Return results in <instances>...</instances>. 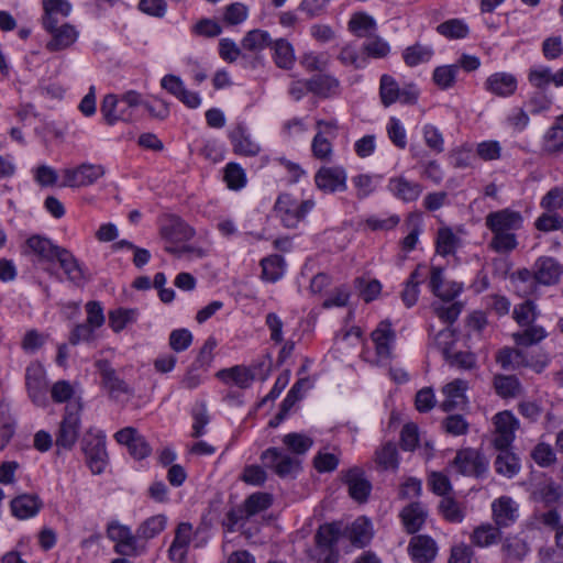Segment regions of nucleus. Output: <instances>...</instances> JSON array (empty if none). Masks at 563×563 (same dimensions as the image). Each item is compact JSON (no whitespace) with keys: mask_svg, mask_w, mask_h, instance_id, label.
Listing matches in <instances>:
<instances>
[{"mask_svg":"<svg viewBox=\"0 0 563 563\" xmlns=\"http://www.w3.org/2000/svg\"><path fill=\"white\" fill-rule=\"evenodd\" d=\"M426 511L420 504H411L401 511L402 522L409 533L417 532L426 520Z\"/></svg>","mask_w":563,"mask_h":563,"instance_id":"39","label":"nucleus"},{"mask_svg":"<svg viewBox=\"0 0 563 563\" xmlns=\"http://www.w3.org/2000/svg\"><path fill=\"white\" fill-rule=\"evenodd\" d=\"M60 249L45 236L33 235L26 240L24 253L33 255L38 263H52Z\"/></svg>","mask_w":563,"mask_h":563,"instance_id":"15","label":"nucleus"},{"mask_svg":"<svg viewBox=\"0 0 563 563\" xmlns=\"http://www.w3.org/2000/svg\"><path fill=\"white\" fill-rule=\"evenodd\" d=\"M544 150L556 153L563 150V125L555 122L544 136Z\"/></svg>","mask_w":563,"mask_h":563,"instance_id":"62","label":"nucleus"},{"mask_svg":"<svg viewBox=\"0 0 563 563\" xmlns=\"http://www.w3.org/2000/svg\"><path fill=\"white\" fill-rule=\"evenodd\" d=\"M499 453L496 456L494 466L498 474L511 478L520 471L518 457L508 449H497Z\"/></svg>","mask_w":563,"mask_h":563,"instance_id":"35","label":"nucleus"},{"mask_svg":"<svg viewBox=\"0 0 563 563\" xmlns=\"http://www.w3.org/2000/svg\"><path fill=\"white\" fill-rule=\"evenodd\" d=\"M459 238L450 228H441L437 236V253L446 256L453 254L459 245Z\"/></svg>","mask_w":563,"mask_h":563,"instance_id":"52","label":"nucleus"},{"mask_svg":"<svg viewBox=\"0 0 563 563\" xmlns=\"http://www.w3.org/2000/svg\"><path fill=\"white\" fill-rule=\"evenodd\" d=\"M439 510L448 521L453 523L462 522L465 517L463 508L451 497L442 498L439 504Z\"/></svg>","mask_w":563,"mask_h":563,"instance_id":"56","label":"nucleus"},{"mask_svg":"<svg viewBox=\"0 0 563 563\" xmlns=\"http://www.w3.org/2000/svg\"><path fill=\"white\" fill-rule=\"evenodd\" d=\"M437 31L448 38H463L468 33V27L461 20L452 19L438 25Z\"/></svg>","mask_w":563,"mask_h":563,"instance_id":"61","label":"nucleus"},{"mask_svg":"<svg viewBox=\"0 0 563 563\" xmlns=\"http://www.w3.org/2000/svg\"><path fill=\"white\" fill-rule=\"evenodd\" d=\"M191 539V525L181 522L178 525L175 538L168 550L169 559L174 562H183L186 558Z\"/></svg>","mask_w":563,"mask_h":563,"instance_id":"24","label":"nucleus"},{"mask_svg":"<svg viewBox=\"0 0 563 563\" xmlns=\"http://www.w3.org/2000/svg\"><path fill=\"white\" fill-rule=\"evenodd\" d=\"M341 478L347 485L351 498L358 503L367 500L372 490V484L365 477L364 471L361 467L354 466L342 471Z\"/></svg>","mask_w":563,"mask_h":563,"instance_id":"11","label":"nucleus"},{"mask_svg":"<svg viewBox=\"0 0 563 563\" xmlns=\"http://www.w3.org/2000/svg\"><path fill=\"white\" fill-rule=\"evenodd\" d=\"M224 180L230 189L239 190L246 184L244 169L236 163H229L224 169Z\"/></svg>","mask_w":563,"mask_h":563,"instance_id":"58","label":"nucleus"},{"mask_svg":"<svg viewBox=\"0 0 563 563\" xmlns=\"http://www.w3.org/2000/svg\"><path fill=\"white\" fill-rule=\"evenodd\" d=\"M272 38L267 31L264 30H252L245 34L241 45L243 49L250 52H261L267 46L272 45Z\"/></svg>","mask_w":563,"mask_h":563,"instance_id":"42","label":"nucleus"},{"mask_svg":"<svg viewBox=\"0 0 563 563\" xmlns=\"http://www.w3.org/2000/svg\"><path fill=\"white\" fill-rule=\"evenodd\" d=\"M106 173L102 165L82 163L77 167L65 168L62 170V187H86L95 184Z\"/></svg>","mask_w":563,"mask_h":563,"instance_id":"5","label":"nucleus"},{"mask_svg":"<svg viewBox=\"0 0 563 563\" xmlns=\"http://www.w3.org/2000/svg\"><path fill=\"white\" fill-rule=\"evenodd\" d=\"M528 80L532 87L544 92L550 84L554 85L553 71L547 66H534L529 70Z\"/></svg>","mask_w":563,"mask_h":563,"instance_id":"46","label":"nucleus"},{"mask_svg":"<svg viewBox=\"0 0 563 563\" xmlns=\"http://www.w3.org/2000/svg\"><path fill=\"white\" fill-rule=\"evenodd\" d=\"M273 59L278 68L291 69L296 62L294 46L285 38L272 42Z\"/></svg>","mask_w":563,"mask_h":563,"instance_id":"32","label":"nucleus"},{"mask_svg":"<svg viewBox=\"0 0 563 563\" xmlns=\"http://www.w3.org/2000/svg\"><path fill=\"white\" fill-rule=\"evenodd\" d=\"M217 377L224 384L235 385L239 388H247L254 380V374L251 369L240 365L219 371Z\"/></svg>","mask_w":563,"mask_h":563,"instance_id":"30","label":"nucleus"},{"mask_svg":"<svg viewBox=\"0 0 563 563\" xmlns=\"http://www.w3.org/2000/svg\"><path fill=\"white\" fill-rule=\"evenodd\" d=\"M338 538L339 530L334 525L320 526L314 536L318 551L334 550Z\"/></svg>","mask_w":563,"mask_h":563,"instance_id":"50","label":"nucleus"},{"mask_svg":"<svg viewBox=\"0 0 563 563\" xmlns=\"http://www.w3.org/2000/svg\"><path fill=\"white\" fill-rule=\"evenodd\" d=\"M309 91L320 98H331L340 92V81L332 75L320 74L309 79Z\"/></svg>","mask_w":563,"mask_h":563,"instance_id":"26","label":"nucleus"},{"mask_svg":"<svg viewBox=\"0 0 563 563\" xmlns=\"http://www.w3.org/2000/svg\"><path fill=\"white\" fill-rule=\"evenodd\" d=\"M25 385L31 400L38 407L47 405V384L45 371L38 364H31L26 367Z\"/></svg>","mask_w":563,"mask_h":563,"instance_id":"9","label":"nucleus"},{"mask_svg":"<svg viewBox=\"0 0 563 563\" xmlns=\"http://www.w3.org/2000/svg\"><path fill=\"white\" fill-rule=\"evenodd\" d=\"M372 341L379 361L386 362L391 358V352L396 341V333L389 321H382L372 332Z\"/></svg>","mask_w":563,"mask_h":563,"instance_id":"12","label":"nucleus"},{"mask_svg":"<svg viewBox=\"0 0 563 563\" xmlns=\"http://www.w3.org/2000/svg\"><path fill=\"white\" fill-rule=\"evenodd\" d=\"M136 309L118 308L109 311V325L114 332L122 331L129 323L137 318Z\"/></svg>","mask_w":563,"mask_h":563,"instance_id":"47","label":"nucleus"},{"mask_svg":"<svg viewBox=\"0 0 563 563\" xmlns=\"http://www.w3.org/2000/svg\"><path fill=\"white\" fill-rule=\"evenodd\" d=\"M399 86L390 75H383L379 81V97L385 107H389L399 98Z\"/></svg>","mask_w":563,"mask_h":563,"instance_id":"49","label":"nucleus"},{"mask_svg":"<svg viewBox=\"0 0 563 563\" xmlns=\"http://www.w3.org/2000/svg\"><path fill=\"white\" fill-rule=\"evenodd\" d=\"M512 317L521 327L533 323L538 317L536 303L532 300H526L520 305H517L514 308Z\"/></svg>","mask_w":563,"mask_h":563,"instance_id":"55","label":"nucleus"},{"mask_svg":"<svg viewBox=\"0 0 563 563\" xmlns=\"http://www.w3.org/2000/svg\"><path fill=\"white\" fill-rule=\"evenodd\" d=\"M320 131L314 135L311 143V151L313 157L320 161H330L332 157V143L330 137L325 134H329L331 139H333L334 131L336 130V124L333 122H324L318 121L317 123Z\"/></svg>","mask_w":563,"mask_h":563,"instance_id":"13","label":"nucleus"},{"mask_svg":"<svg viewBox=\"0 0 563 563\" xmlns=\"http://www.w3.org/2000/svg\"><path fill=\"white\" fill-rule=\"evenodd\" d=\"M230 140L233 145V151L236 154L256 156L261 152L260 144L251 139V135L243 124H238L231 131Z\"/></svg>","mask_w":563,"mask_h":563,"instance_id":"22","label":"nucleus"},{"mask_svg":"<svg viewBox=\"0 0 563 563\" xmlns=\"http://www.w3.org/2000/svg\"><path fill=\"white\" fill-rule=\"evenodd\" d=\"M273 501L272 495L267 493H254L246 498L244 506L247 514L252 517L271 507Z\"/></svg>","mask_w":563,"mask_h":563,"instance_id":"59","label":"nucleus"},{"mask_svg":"<svg viewBox=\"0 0 563 563\" xmlns=\"http://www.w3.org/2000/svg\"><path fill=\"white\" fill-rule=\"evenodd\" d=\"M408 553L415 563H430L438 554V545L429 536H415L409 541Z\"/></svg>","mask_w":563,"mask_h":563,"instance_id":"16","label":"nucleus"},{"mask_svg":"<svg viewBox=\"0 0 563 563\" xmlns=\"http://www.w3.org/2000/svg\"><path fill=\"white\" fill-rule=\"evenodd\" d=\"M493 386L496 394L504 398H517L522 395L523 388L515 375H495Z\"/></svg>","mask_w":563,"mask_h":563,"instance_id":"33","label":"nucleus"},{"mask_svg":"<svg viewBox=\"0 0 563 563\" xmlns=\"http://www.w3.org/2000/svg\"><path fill=\"white\" fill-rule=\"evenodd\" d=\"M388 190L399 200L404 202L416 201L423 188L417 183L407 179L404 176L393 177L388 180Z\"/></svg>","mask_w":563,"mask_h":563,"instance_id":"20","label":"nucleus"},{"mask_svg":"<svg viewBox=\"0 0 563 563\" xmlns=\"http://www.w3.org/2000/svg\"><path fill=\"white\" fill-rule=\"evenodd\" d=\"M493 519L495 525L501 529L514 525L519 517V506L509 496H501L492 504Z\"/></svg>","mask_w":563,"mask_h":563,"instance_id":"14","label":"nucleus"},{"mask_svg":"<svg viewBox=\"0 0 563 563\" xmlns=\"http://www.w3.org/2000/svg\"><path fill=\"white\" fill-rule=\"evenodd\" d=\"M525 327V330L512 334V339L518 345L530 346L538 344L548 335L545 329L541 325L531 323Z\"/></svg>","mask_w":563,"mask_h":563,"instance_id":"41","label":"nucleus"},{"mask_svg":"<svg viewBox=\"0 0 563 563\" xmlns=\"http://www.w3.org/2000/svg\"><path fill=\"white\" fill-rule=\"evenodd\" d=\"M452 464L462 475L476 477L483 475L488 465L486 459L474 449L459 451Z\"/></svg>","mask_w":563,"mask_h":563,"instance_id":"10","label":"nucleus"},{"mask_svg":"<svg viewBox=\"0 0 563 563\" xmlns=\"http://www.w3.org/2000/svg\"><path fill=\"white\" fill-rule=\"evenodd\" d=\"M346 170L342 166H323L314 175L316 187L327 194L346 189Z\"/></svg>","mask_w":563,"mask_h":563,"instance_id":"8","label":"nucleus"},{"mask_svg":"<svg viewBox=\"0 0 563 563\" xmlns=\"http://www.w3.org/2000/svg\"><path fill=\"white\" fill-rule=\"evenodd\" d=\"M55 261L59 264L68 282L81 286L86 282L82 265L67 249L62 247L56 254Z\"/></svg>","mask_w":563,"mask_h":563,"instance_id":"18","label":"nucleus"},{"mask_svg":"<svg viewBox=\"0 0 563 563\" xmlns=\"http://www.w3.org/2000/svg\"><path fill=\"white\" fill-rule=\"evenodd\" d=\"M485 88L498 97H509L517 89V79L508 73H495L486 79Z\"/></svg>","mask_w":563,"mask_h":563,"instance_id":"23","label":"nucleus"},{"mask_svg":"<svg viewBox=\"0 0 563 563\" xmlns=\"http://www.w3.org/2000/svg\"><path fill=\"white\" fill-rule=\"evenodd\" d=\"M42 507V501L36 495L24 494L11 501L13 516L19 519H29L35 516Z\"/></svg>","mask_w":563,"mask_h":563,"instance_id":"29","label":"nucleus"},{"mask_svg":"<svg viewBox=\"0 0 563 563\" xmlns=\"http://www.w3.org/2000/svg\"><path fill=\"white\" fill-rule=\"evenodd\" d=\"M81 405L69 401L56 433L55 444L58 449L70 450L78 440L80 430Z\"/></svg>","mask_w":563,"mask_h":563,"instance_id":"3","label":"nucleus"},{"mask_svg":"<svg viewBox=\"0 0 563 563\" xmlns=\"http://www.w3.org/2000/svg\"><path fill=\"white\" fill-rule=\"evenodd\" d=\"M428 277V266L419 264L410 274L401 292L404 303L410 308L416 305L419 296V285Z\"/></svg>","mask_w":563,"mask_h":563,"instance_id":"25","label":"nucleus"},{"mask_svg":"<svg viewBox=\"0 0 563 563\" xmlns=\"http://www.w3.org/2000/svg\"><path fill=\"white\" fill-rule=\"evenodd\" d=\"M433 56V49L428 45L415 44L404 51L402 57L405 63L410 66H417L427 63Z\"/></svg>","mask_w":563,"mask_h":563,"instance_id":"45","label":"nucleus"},{"mask_svg":"<svg viewBox=\"0 0 563 563\" xmlns=\"http://www.w3.org/2000/svg\"><path fill=\"white\" fill-rule=\"evenodd\" d=\"M445 360L452 365L462 369H473L476 367V356L471 352L450 353L448 349L443 350Z\"/></svg>","mask_w":563,"mask_h":563,"instance_id":"60","label":"nucleus"},{"mask_svg":"<svg viewBox=\"0 0 563 563\" xmlns=\"http://www.w3.org/2000/svg\"><path fill=\"white\" fill-rule=\"evenodd\" d=\"M81 445L90 471L96 475L101 474L108 464L104 434L89 430L84 435Z\"/></svg>","mask_w":563,"mask_h":563,"instance_id":"4","label":"nucleus"},{"mask_svg":"<svg viewBox=\"0 0 563 563\" xmlns=\"http://www.w3.org/2000/svg\"><path fill=\"white\" fill-rule=\"evenodd\" d=\"M362 51L368 57L384 58L389 54L390 46L379 36H369L362 45Z\"/></svg>","mask_w":563,"mask_h":563,"instance_id":"57","label":"nucleus"},{"mask_svg":"<svg viewBox=\"0 0 563 563\" xmlns=\"http://www.w3.org/2000/svg\"><path fill=\"white\" fill-rule=\"evenodd\" d=\"M495 431L493 444L496 449H509L515 440V432L519 428L518 419L510 411H501L494 416Z\"/></svg>","mask_w":563,"mask_h":563,"instance_id":"7","label":"nucleus"},{"mask_svg":"<svg viewBox=\"0 0 563 563\" xmlns=\"http://www.w3.org/2000/svg\"><path fill=\"white\" fill-rule=\"evenodd\" d=\"M162 234L170 242H180L190 240L195 232L183 220L175 218L168 224L163 227Z\"/></svg>","mask_w":563,"mask_h":563,"instance_id":"38","label":"nucleus"},{"mask_svg":"<svg viewBox=\"0 0 563 563\" xmlns=\"http://www.w3.org/2000/svg\"><path fill=\"white\" fill-rule=\"evenodd\" d=\"M500 537V529L496 525L484 523L474 529L471 542L478 548H487L497 543Z\"/></svg>","mask_w":563,"mask_h":563,"instance_id":"34","label":"nucleus"},{"mask_svg":"<svg viewBox=\"0 0 563 563\" xmlns=\"http://www.w3.org/2000/svg\"><path fill=\"white\" fill-rule=\"evenodd\" d=\"M467 389V383L463 379H454L448 383L442 388V394L444 396L443 401L441 402V408L443 411H452L454 409L461 408L466 404L465 391Z\"/></svg>","mask_w":563,"mask_h":563,"instance_id":"21","label":"nucleus"},{"mask_svg":"<svg viewBox=\"0 0 563 563\" xmlns=\"http://www.w3.org/2000/svg\"><path fill=\"white\" fill-rule=\"evenodd\" d=\"M262 277L271 283L277 282L284 274V258L279 255H272L263 258Z\"/></svg>","mask_w":563,"mask_h":563,"instance_id":"48","label":"nucleus"},{"mask_svg":"<svg viewBox=\"0 0 563 563\" xmlns=\"http://www.w3.org/2000/svg\"><path fill=\"white\" fill-rule=\"evenodd\" d=\"M314 208L312 199L300 200L291 194L283 192L274 206L276 217L287 229H296Z\"/></svg>","mask_w":563,"mask_h":563,"instance_id":"2","label":"nucleus"},{"mask_svg":"<svg viewBox=\"0 0 563 563\" xmlns=\"http://www.w3.org/2000/svg\"><path fill=\"white\" fill-rule=\"evenodd\" d=\"M562 274L563 266L553 257L542 256L533 265V278L545 286L559 283Z\"/></svg>","mask_w":563,"mask_h":563,"instance_id":"17","label":"nucleus"},{"mask_svg":"<svg viewBox=\"0 0 563 563\" xmlns=\"http://www.w3.org/2000/svg\"><path fill=\"white\" fill-rule=\"evenodd\" d=\"M78 38V32L75 26L64 23L59 29L51 33V40L46 43V49L58 52L71 46Z\"/></svg>","mask_w":563,"mask_h":563,"instance_id":"27","label":"nucleus"},{"mask_svg":"<svg viewBox=\"0 0 563 563\" xmlns=\"http://www.w3.org/2000/svg\"><path fill=\"white\" fill-rule=\"evenodd\" d=\"M310 387L308 378L298 379L283 400L279 410V420H284L292 406L302 397V391Z\"/></svg>","mask_w":563,"mask_h":563,"instance_id":"43","label":"nucleus"},{"mask_svg":"<svg viewBox=\"0 0 563 563\" xmlns=\"http://www.w3.org/2000/svg\"><path fill=\"white\" fill-rule=\"evenodd\" d=\"M261 460L265 467L274 471L279 477L290 476L299 470V460L287 454L283 449L269 448L265 450Z\"/></svg>","mask_w":563,"mask_h":563,"instance_id":"6","label":"nucleus"},{"mask_svg":"<svg viewBox=\"0 0 563 563\" xmlns=\"http://www.w3.org/2000/svg\"><path fill=\"white\" fill-rule=\"evenodd\" d=\"M377 177L369 174H358L352 177V186L355 189V196L362 200L372 195L377 186Z\"/></svg>","mask_w":563,"mask_h":563,"instance_id":"53","label":"nucleus"},{"mask_svg":"<svg viewBox=\"0 0 563 563\" xmlns=\"http://www.w3.org/2000/svg\"><path fill=\"white\" fill-rule=\"evenodd\" d=\"M167 519L164 515L150 517L137 528L136 534L140 539L150 540L158 536L166 527Z\"/></svg>","mask_w":563,"mask_h":563,"instance_id":"44","label":"nucleus"},{"mask_svg":"<svg viewBox=\"0 0 563 563\" xmlns=\"http://www.w3.org/2000/svg\"><path fill=\"white\" fill-rule=\"evenodd\" d=\"M505 554L515 560H521L529 552L528 544L520 538H507L503 544Z\"/></svg>","mask_w":563,"mask_h":563,"instance_id":"64","label":"nucleus"},{"mask_svg":"<svg viewBox=\"0 0 563 563\" xmlns=\"http://www.w3.org/2000/svg\"><path fill=\"white\" fill-rule=\"evenodd\" d=\"M283 443L294 454L301 455L310 450L313 440L306 434L291 432L283 438Z\"/></svg>","mask_w":563,"mask_h":563,"instance_id":"51","label":"nucleus"},{"mask_svg":"<svg viewBox=\"0 0 563 563\" xmlns=\"http://www.w3.org/2000/svg\"><path fill=\"white\" fill-rule=\"evenodd\" d=\"M373 537L372 525L365 517H358L349 528V538L354 545L364 547Z\"/></svg>","mask_w":563,"mask_h":563,"instance_id":"36","label":"nucleus"},{"mask_svg":"<svg viewBox=\"0 0 563 563\" xmlns=\"http://www.w3.org/2000/svg\"><path fill=\"white\" fill-rule=\"evenodd\" d=\"M375 463L383 471L395 472L399 466L398 451L394 443L387 442L375 452Z\"/></svg>","mask_w":563,"mask_h":563,"instance_id":"37","label":"nucleus"},{"mask_svg":"<svg viewBox=\"0 0 563 563\" xmlns=\"http://www.w3.org/2000/svg\"><path fill=\"white\" fill-rule=\"evenodd\" d=\"M349 30L358 37H369L376 30V22L371 15L357 12L350 19Z\"/></svg>","mask_w":563,"mask_h":563,"instance_id":"40","label":"nucleus"},{"mask_svg":"<svg viewBox=\"0 0 563 563\" xmlns=\"http://www.w3.org/2000/svg\"><path fill=\"white\" fill-rule=\"evenodd\" d=\"M96 366L102 376L104 387L111 396L118 397L120 394L129 391L128 385L117 376L115 371L107 360L97 361Z\"/></svg>","mask_w":563,"mask_h":563,"instance_id":"28","label":"nucleus"},{"mask_svg":"<svg viewBox=\"0 0 563 563\" xmlns=\"http://www.w3.org/2000/svg\"><path fill=\"white\" fill-rule=\"evenodd\" d=\"M100 111L109 125L118 121H131L133 113L129 111L117 95H107L101 103Z\"/></svg>","mask_w":563,"mask_h":563,"instance_id":"19","label":"nucleus"},{"mask_svg":"<svg viewBox=\"0 0 563 563\" xmlns=\"http://www.w3.org/2000/svg\"><path fill=\"white\" fill-rule=\"evenodd\" d=\"M459 65H443L433 70V81L441 89H449L454 86Z\"/></svg>","mask_w":563,"mask_h":563,"instance_id":"54","label":"nucleus"},{"mask_svg":"<svg viewBox=\"0 0 563 563\" xmlns=\"http://www.w3.org/2000/svg\"><path fill=\"white\" fill-rule=\"evenodd\" d=\"M386 130L389 140L395 146L401 150L407 146L406 130L399 119L391 117L387 123Z\"/></svg>","mask_w":563,"mask_h":563,"instance_id":"63","label":"nucleus"},{"mask_svg":"<svg viewBox=\"0 0 563 563\" xmlns=\"http://www.w3.org/2000/svg\"><path fill=\"white\" fill-rule=\"evenodd\" d=\"M532 497L545 506H551L563 497V487L552 479H545L534 487Z\"/></svg>","mask_w":563,"mask_h":563,"instance_id":"31","label":"nucleus"},{"mask_svg":"<svg viewBox=\"0 0 563 563\" xmlns=\"http://www.w3.org/2000/svg\"><path fill=\"white\" fill-rule=\"evenodd\" d=\"M485 225L493 234L488 247L499 254H509L518 246L516 231L523 227V216L520 211L504 208L489 212Z\"/></svg>","mask_w":563,"mask_h":563,"instance_id":"1","label":"nucleus"}]
</instances>
